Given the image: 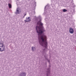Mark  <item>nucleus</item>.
<instances>
[{"label":"nucleus","mask_w":76,"mask_h":76,"mask_svg":"<svg viewBox=\"0 0 76 76\" xmlns=\"http://www.w3.org/2000/svg\"><path fill=\"white\" fill-rule=\"evenodd\" d=\"M26 15V14H25V15H24V16H25V15Z\"/></svg>","instance_id":"obj_12"},{"label":"nucleus","mask_w":76,"mask_h":76,"mask_svg":"<svg viewBox=\"0 0 76 76\" xmlns=\"http://www.w3.org/2000/svg\"><path fill=\"white\" fill-rule=\"evenodd\" d=\"M32 51H34L35 50V47H32Z\"/></svg>","instance_id":"obj_9"},{"label":"nucleus","mask_w":76,"mask_h":76,"mask_svg":"<svg viewBox=\"0 0 76 76\" xmlns=\"http://www.w3.org/2000/svg\"><path fill=\"white\" fill-rule=\"evenodd\" d=\"M3 44H0V47H3Z\"/></svg>","instance_id":"obj_10"},{"label":"nucleus","mask_w":76,"mask_h":76,"mask_svg":"<svg viewBox=\"0 0 76 76\" xmlns=\"http://www.w3.org/2000/svg\"><path fill=\"white\" fill-rule=\"evenodd\" d=\"M69 32L70 34H73L74 32V30L72 28H70L69 29Z\"/></svg>","instance_id":"obj_2"},{"label":"nucleus","mask_w":76,"mask_h":76,"mask_svg":"<svg viewBox=\"0 0 76 76\" xmlns=\"http://www.w3.org/2000/svg\"><path fill=\"white\" fill-rule=\"evenodd\" d=\"M37 24L40 25H41V26H42V25H43V23H41V22L40 21L37 22Z\"/></svg>","instance_id":"obj_3"},{"label":"nucleus","mask_w":76,"mask_h":76,"mask_svg":"<svg viewBox=\"0 0 76 76\" xmlns=\"http://www.w3.org/2000/svg\"><path fill=\"white\" fill-rule=\"evenodd\" d=\"M17 12H19V10L17 9Z\"/></svg>","instance_id":"obj_11"},{"label":"nucleus","mask_w":76,"mask_h":76,"mask_svg":"<svg viewBox=\"0 0 76 76\" xmlns=\"http://www.w3.org/2000/svg\"><path fill=\"white\" fill-rule=\"evenodd\" d=\"M20 76H26V74L25 72H23L20 74Z\"/></svg>","instance_id":"obj_5"},{"label":"nucleus","mask_w":76,"mask_h":76,"mask_svg":"<svg viewBox=\"0 0 76 76\" xmlns=\"http://www.w3.org/2000/svg\"><path fill=\"white\" fill-rule=\"evenodd\" d=\"M26 22H29V21H30V18H29V17H28L27 18H26Z\"/></svg>","instance_id":"obj_6"},{"label":"nucleus","mask_w":76,"mask_h":76,"mask_svg":"<svg viewBox=\"0 0 76 76\" xmlns=\"http://www.w3.org/2000/svg\"><path fill=\"white\" fill-rule=\"evenodd\" d=\"M8 6L9 8H12V5H11V4H8Z\"/></svg>","instance_id":"obj_7"},{"label":"nucleus","mask_w":76,"mask_h":76,"mask_svg":"<svg viewBox=\"0 0 76 76\" xmlns=\"http://www.w3.org/2000/svg\"><path fill=\"white\" fill-rule=\"evenodd\" d=\"M62 10L63 12H66V11H67V10H66V9H64Z\"/></svg>","instance_id":"obj_8"},{"label":"nucleus","mask_w":76,"mask_h":76,"mask_svg":"<svg viewBox=\"0 0 76 76\" xmlns=\"http://www.w3.org/2000/svg\"><path fill=\"white\" fill-rule=\"evenodd\" d=\"M37 33H38V37L39 42L42 46L45 48L47 47V37L45 35H42V34L45 32V30L44 27H40V26H37L36 27Z\"/></svg>","instance_id":"obj_1"},{"label":"nucleus","mask_w":76,"mask_h":76,"mask_svg":"<svg viewBox=\"0 0 76 76\" xmlns=\"http://www.w3.org/2000/svg\"><path fill=\"white\" fill-rule=\"evenodd\" d=\"M5 50V49L4 48V47H2L0 48V51H4Z\"/></svg>","instance_id":"obj_4"}]
</instances>
